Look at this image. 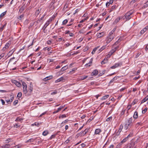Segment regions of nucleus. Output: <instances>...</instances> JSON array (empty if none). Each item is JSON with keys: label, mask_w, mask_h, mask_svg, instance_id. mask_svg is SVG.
Returning a JSON list of instances; mask_svg holds the SVG:
<instances>
[{"label": "nucleus", "mask_w": 148, "mask_h": 148, "mask_svg": "<svg viewBox=\"0 0 148 148\" xmlns=\"http://www.w3.org/2000/svg\"><path fill=\"white\" fill-rule=\"evenodd\" d=\"M147 108H145L142 111V112L143 113H145L146 111H147Z\"/></svg>", "instance_id": "35"}, {"label": "nucleus", "mask_w": 148, "mask_h": 148, "mask_svg": "<svg viewBox=\"0 0 148 148\" xmlns=\"http://www.w3.org/2000/svg\"><path fill=\"white\" fill-rule=\"evenodd\" d=\"M69 141L70 140L69 139H68L65 141V143L66 144L68 143L69 142Z\"/></svg>", "instance_id": "57"}, {"label": "nucleus", "mask_w": 148, "mask_h": 148, "mask_svg": "<svg viewBox=\"0 0 148 148\" xmlns=\"http://www.w3.org/2000/svg\"><path fill=\"white\" fill-rule=\"evenodd\" d=\"M10 43L9 42H8L6 43L3 49V51H5V49H8L9 47L10 46Z\"/></svg>", "instance_id": "8"}, {"label": "nucleus", "mask_w": 148, "mask_h": 148, "mask_svg": "<svg viewBox=\"0 0 148 148\" xmlns=\"http://www.w3.org/2000/svg\"><path fill=\"white\" fill-rule=\"evenodd\" d=\"M15 51V50L14 49H13L10 51L8 53L7 55L8 57H10L11 56Z\"/></svg>", "instance_id": "10"}, {"label": "nucleus", "mask_w": 148, "mask_h": 148, "mask_svg": "<svg viewBox=\"0 0 148 148\" xmlns=\"http://www.w3.org/2000/svg\"><path fill=\"white\" fill-rule=\"evenodd\" d=\"M68 69V67L67 66H65L63 67H62L61 69V71L63 72L64 71L66 70L67 69Z\"/></svg>", "instance_id": "23"}, {"label": "nucleus", "mask_w": 148, "mask_h": 148, "mask_svg": "<svg viewBox=\"0 0 148 148\" xmlns=\"http://www.w3.org/2000/svg\"><path fill=\"white\" fill-rule=\"evenodd\" d=\"M12 82L15 84L18 87H20L21 86V84L19 82L15 80H12Z\"/></svg>", "instance_id": "5"}, {"label": "nucleus", "mask_w": 148, "mask_h": 148, "mask_svg": "<svg viewBox=\"0 0 148 148\" xmlns=\"http://www.w3.org/2000/svg\"><path fill=\"white\" fill-rule=\"evenodd\" d=\"M126 87H123V88H121V92L123 91L124 90H125L126 89Z\"/></svg>", "instance_id": "52"}, {"label": "nucleus", "mask_w": 148, "mask_h": 148, "mask_svg": "<svg viewBox=\"0 0 148 148\" xmlns=\"http://www.w3.org/2000/svg\"><path fill=\"white\" fill-rule=\"evenodd\" d=\"M114 32V31H112L111 32H110L108 34V36H113L114 38V35L113 34V33Z\"/></svg>", "instance_id": "25"}, {"label": "nucleus", "mask_w": 148, "mask_h": 148, "mask_svg": "<svg viewBox=\"0 0 148 148\" xmlns=\"http://www.w3.org/2000/svg\"><path fill=\"white\" fill-rule=\"evenodd\" d=\"M23 90L24 93L25 94H26L27 92V86L25 83L24 82H23Z\"/></svg>", "instance_id": "3"}, {"label": "nucleus", "mask_w": 148, "mask_h": 148, "mask_svg": "<svg viewBox=\"0 0 148 148\" xmlns=\"http://www.w3.org/2000/svg\"><path fill=\"white\" fill-rule=\"evenodd\" d=\"M6 13V12L5 11L2 13L0 15V18L3 16Z\"/></svg>", "instance_id": "37"}, {"label": "nucleus", "mask_w": 148, "mask_h": 148, "mask_svg": "<svg viewBox=\"0 0 148 148\" xmlns=\"http://www.w3.org/2000/svg\"><path fill=\"white\" fill-rule=\"evenodd\" d=\"M133 12L132 11H130L127 13H126L125 15L122 17V18H121V19L122 18L123 19H126V20H128L130 19L132 16H131Z\"/></svg>", "instance_id": "2"}, {"label": "nucleus", "mask_w": 148, "mask_h": 148, "mask_svg": "<svg viewBox=\"0 0 148 148\" xmlns=\"http://www.w3.org/2000/svg\"><path fill=\"white\" fill-rule=\"evenodd\" d=\"M57 93V92L56 91H54L52 92L51 93V95H54V94H56V93Z\"/></svg>", "instance_id": "61"}, {"label": "nucleus", "mask_w": 148, "mask_h": 148, "mask_svg": "<svg viewBox=\"0 0 148 148\" xmlns=\"http://www.w3.org/2000/svg\"><path fill=\"white\" fill-rule=\"evenodd\" d=\"M56 134H53L50 137V138H49V139L50 140H51L53 138H54L55 136H56Z\"/></svg>", "instance_id": "34"}, {"label": "nucleus", "mask_w": 148, "mask_h": 148, "mask_svg": "<svg viewBox=\"0 0 148 148\" xmlns=\"http://www.w3.org/2000/svg\"><path fill=\"white\" fill-rule=\"evenodd\" d=\"M98 73V71L97 70H94L92 73L91 75H92L96 76Z\"/></svg>", "instance_id": "13"}, {"label": "nucleus", "mask_w": 148, "mask_h": 148, "mask_svg": "<svg viewBox=\"0 0 148 148\" xmlns=\"http://www.w3.org/2000/svg\"><path fill=\"white\" fill-rule=\"evenodd\" d=\"M108 58H104V60L101 62V64H103L105 63H106L108 62Z\"/></svg>", "instance_id": "16"}, {"label": "nucleus", "mask_w": 148, "mask_h": 148, "mask_svg": "<svg viewBox=\"0 0 148 148\" xmlns=\"http://www.w3.org/2000/svg\"><path fill=\"white\" fill-rule=\"evenodd\" d=\"M92 59H90L89 62L88 63L85 64V66L86 67L90 66L91 65V64L92 63Z\"/></svg>", "instance_id": "17"}, {"label": "nucleus", "mask_w": 148, "mask_h": 148, "mask_svg": "<svg viewBox=\"0 0 148 148\" xmlns=\"http://www.w3.org/2000/svg\"><path fill=\"white\" fill-rule=\"evenodd\" d=\"M109 97V95H106L105 96H103L102 98H101V99L102 100H104L107 99Z\"/></svg>", "instance_id": "20"}, {"label": "nucleus", "mask_w": 148, "mask_h": 148, "mask_svg": "<svg viewBox=\"0 0 148 148\" xmlns=\"http://www.w3.org/2000/svg\"><path fill=\"white\" fill-rule=\"evenodd\" d=\"M120 19V17H119V18H116V19L114 22L113 24H115L117 23V22L119 21Z\"/></svg>", "instance_id": "24"}, {"label": "nucleus", "mask_w": 148, "mask_h": 148, "mask_svg": "<svg viewBox=\"0 0 148 148\" xmlns=\"http://www.w3.org/2000/svg\"><path fill=\"white\" fill-rule=\"evenodd\" d=\"M86 20V18H84L83 20H81L80 21V23H82L84 22Z\"/></svg>", "instance_id": "54"}, {"label": "nucleus", "mask_w": 148, "mask_h": 148, "mask_svg": "<svg viewBox=\"0 0 148 148\" xmlns=\"http://www.w3.org/2000/svg\"><path fill=\"white\" fill-rule=\"evenodd\" d=\"M81 146H82V147H84L85 146V145L84 143H82L81 145Z\"/></svg>", "instance_id": "62"}, {"label": "nucleus", "mask_w": 148, "mask_h": 148, "mask_svg": "<svg viewBox=\"0 0 148 148\" xmlns=\"http://www.w3.org/2000/svg\"><path fill=\"white\" fill-rule=\"evenodd\" d=\"M120 145L119 143L116 146V148H120Z\"/></svg>", "instance_id": "63"}, {"label": "nucleus", "mask_w": 148, "mask_h": 148, "mask_svg": "<svg viewBox=\"0 0 148 148\" xmlns=\"http://www.w3.org/2000/svg\"><path fill=\"white\" fill-rule=\"evenodd\" d=\"M36 138L33 139V138H31L27 140L26 141V143H27L29 142H33L36 139Z\"/></svg>", "instance_id": "19"}, {"label": "nucleus", "mask_w": 148, "mask_h": 148, "mask_svg": "<svg viewBox=\"0 0 148 148\" xmlns=\"http://www.w3.org/2000/svg\"><path fill=\"white\" fill-rule=\"evenodd\" d=\"M112 116H110L106 120V121H110L112 119Z\"/></svg>", "instance_id": "40"}, {"label": "nucleus", "mask_w": 148, "mask_h": 148, "mask_svg": "<svg viewBox=\"0 0 148 148\" xmlns=\"http://www.w3.org/2000/svg\"><path fill=\"white\" fill-rule=\"evenodd\" d=\"M127 121L129 123V124H131L132 121V118L131 117L129 118Z\"/></svg>", "instance_id": "31"}, {"label": "nucleus", "mask_w": 148, "mask_h": 148, "mask_svg": "<svg viewBox=\"0 0 148 148\" xmlns=\"http://www.w3.org/2000/svg\"><path fill=\"white\" fill-rule=\"evenodd\" d=\"M23 17V15H21L18 17V19L21 20V18Z\"/></svg>", "instance_id": "55"}, {"label": "nucleus", "mask_w": 148, "mask_h": 148, "mask_svg": "<svg viewBox=\"0 0 148 148\" xmlns=\"http://www.w3.org/2000/svg\"><path fill=\"white\" fill-rule=\"evenodd\" d=\"M5 54V53H3L0 55V57H1V58H3Z\"/></svg>", "instance_id": "51"}, {"label": "nucleus", "mask_w": 148, "mask_h": 148, "mask_svg": "<svg viewBox=\"0 0 148 148\" xmlns=\"http://www.w3.org/2000/svg\"><path fill=\"white\" fill-rule=\"evenodd\" d=\"M4 26V25L3 27L0 28V32H2L3 31Z\"/></svg>", "instance_id": "53"}, {"label": "nucleus", "mask_w": 148, "mask_h": 148, "mask_svg": "<svg viewBox=\"0 0 148 148\" xmlns=\"http://www.w3.org/2000/svg\"><path fill=\"white\" fill-rule=\"evenodd\" d=\"M130 124H129V123L127 121L125 125V129L126 130L127 129H130Z\"/></svg>", "instance_id": "15"}, {"label": "nucleus", "mask_w": 148, "mask_h": 148, "mask_svg": "<svg viewBox=\"0 0 148 148\" xmlns=\"http://www.w3.org/2000/svg\"><path fill=\"white\" fill-rule=\"evenodd\" d=\"M148 100V95L146 96L141 101L140 104H142Z\"/></svg>", "instance_id": "18"}, {"label": "nucleus", "mask_w": 148, "mask_h": 148, "mask_svg": "<svg viewBox=\"0 0 148 148\" xmlns=\"http://www.w3.org/2000/svg\"><path fill=\"white\" fill-rule=\"evenodd\" d=\"M33 88L32 87V86H30L29 90V92H32V91L33 90Z\"/></svg>", "instance_id": "44"}, {"label": "nucleus", "mask_w": 148, "mask_h": 148, "mask_svg": "<svg viewBox=\"0 0 148 148\" xmlns=\"http://www.w3.org/2000/svg\"><path fill=\"white\" fill-rule=\"evenodd\" d=\"M148 12V11H147V10L146 11L144 12L143 13V14L144 15H145L146 14H147Z\"/></svg>", "instance_id": "59"}, {"label": "nucleus", "mask_w": 148, "mask_h": 148, "mask_svg": "<svg viewBox=\"0 0 148 148\" xmlns=\"http://www.w3.org/2000/svg\"><path fill=\"white\" fill-rule=\"evenodd\" d=\"M10 138H8L7 139H6L5 140V143H9L10 141Z\"/></svg>", "instance_id": "46"}, {"label": "nucleus", "mask_w": 148, "mask_h": 148, "mask_svg": "<svg viewBox=\"0 0 148 148\" xmlns=\"http://www.w3.org/2000/svg\"><path fill=\"white\" fill-rule=\"evenodd\" d=\"M114 146L113 145H111L108 148H113Z\"/></svg>", "instance_id": "64"}, {"label": "nucleus", "mask_w": 148, "mask_h": 148, "mask_svg": "<svg viewBox=\"0 0 148 148\" xmlns=\"http://www.w3.org/2000/svg\"><path fill=\"white\" fill-rule=\"evenodd\" d=\"M138 112L136 111L135 112L133 116L134 118L136 119L138 118Z\"/></svg>", "instance_id": "22"}, {"label": "nucleus", "mask_w": 148, "mask_h": 148, "mask_svg": "<svg viewBox=\"0 0 148 148\" xmlns=\"http://www.w3.org/2000/svg\"><path fill=\"white\" fill-rule=\"evenodd\" d=\"M22 94L21 92H19L17 96L19 97H21L22 96Z\"/></svg>", "instance_id": "41"}, {"label": "nucleus", "mask_w": 148, "mask_h": 148, "mask_svg": "<svg viewBox=\"0 0 148 148\" xmlns=\"http://www.w3.org/2000/svg\"><path fill=\"white\" fill-rule=\"evenodd\" d=\"M10 147V144H5V145L1 146V148H9Z\"/></svg>", "instance_id": "12"}, {"label": "nucleus", "mask_w": 148, "mask_h": 148, "mask_svg": "<svg viewBox=\"0 0 148 148\" xmlns=\"http://www.w3.org/2000/svg\"><path fill=\"white\" fill-rule=\"evenodd\" d=\"M110 5V3L109 2H107L106 3V7H108V6Z\"/></svg>", "instance_id": "56"}, {"label": "nucleus", "mask_w": 148, "mask_h": 148, "mask_svg": "<svg viewBox=\"0 0 148 148\" xmlns=\"http://www.w3.org/2000/svg\"><path fill=\"white\" fill-rule=\"evenodd\" d=\"M119 42V40H118V41H117L113 45V48L114 49H112L109 53L107 55V56L108 57H110V56L112 55V54L116 50H117V48L118 47V46H116V45H117Z\"/></svg>", "instance_id": "1"}, {"label": "nucleus", "mask_w": 148, "mask_h": 148, "mask_svg": "<svg viewBox=\"0 0 148 148\" xmlns=\"http://www.w3.org/2000/svg\"><path fill=\"white\" fill-rule=\"evenodd\" d=\"M14 99V97H12L10 98V102L11 103L13 100Z\"/></svg>", "instance_id": "58"}, {"label": "nucleus", "mask_w": 148, "mask_h": 148, "mask_svg": "<svg viewBox=\"0 0 148 148\" xmlns=\"http://www.w3.org/2000/svg\"><path fill=\"white\" fill-rule=\"evenodd\" d=\"M88 77V76L85 75L83 76H82L81 78V79L82 80H83L86 79Z\"/></svg>", "instance_id": "32"}, {"label": "nucleus", "mask_w": 148, "mask_h": 148, "mask_svg": "<svg viewBox=\"0 0 148 148\" xmlns=\"http://www.w3.org/2000/svg\"><path fill=\"white\" fill-rule=\"evenodd\" d=\"M137 102V101L136 100H134V101L132 102V105H134Z\"/></svg>", "instance_id": "39"}, {"label": "nucleus", "mask_w": 148, "mask_h": 148, "mask_svg": "<svg viewBox=\"0 0 148 148\" xmlns=\"http://www.w3.org/2000/svg\"><path fill=\"white\" fill-rule=\"evenodd\" d=\"M106 48V46H103L102 47L100 48V50L101 51L103 50V49H104Z\"/></svg>", "instance_id": "48"}, {"label": "nucleus", "mask_w": 148, "mask_h": 148, "mask_svg": "<svg viewBox=\"0 0 148 148\" xmlns=\"http://www.w3.org/2000/svg\"><path fill=\"white\" fill-rule=\"evenodd\" d=\"M113 36H108L107 38V40L106 43L108 44V43L110 42L114 38Z\"/></svg>", "instance_id": "7"}, {"label": "nucleus", "mask_w": 148, "mask_h": 148, "mask_svg": "<svg viewBox=\"0 0 148 148\" xmlns=\"http://www.w3.org/2000/svg\"><path fill=\"white\" fill-rule=\"evenodd\" d=\"M52 78V76H50L46 77V78L44 79H43L44 80V81L47 80H48L49 79H51Z\"/></svg>", "instance_id": "26"}, {"label": "nucleus", "mask_w": 148, "mask_h": 148, "mask_svg": "<svg viewBox=\"0 0 148 148\" xmlns=\"http://www.w3.org/2000/svg\"><path fill=\"white\" fill-rule=\"evenodd\" d=\"M87 132H85V130L83 131H82L80 133H78L77 135L76 136H77V137L79 136H84L85 134H86Z\"/></svg>", "instance_id": "4"}, {"label": "nucleus", "mask_w": 148, "mask_h": 148, "mask_svg": "<svg viewBox=\"0 0 148 148\" xmlns=\"http://www.w3.org/2000/svg\"><path fill=\"white\" fill-rule=\"evenodd\" d=\"M23 119L21 118H20L19 117L17 118L15 120L16 121H21L22 120H23Z\"/></svg>", "instance_id": "38"}, {"label": "nucleus", "mask_w": 148, "mask_h": 148, "mask_svg": "<svg viewBox=\"0 0 148 148\" xmlns=\"http://www.w3.org/2000/svg\"><path fill=\"white\" fill-rule=\"evenodd\" d=\"M148 6V3H147V2L145 3L143 6V8H147Z\"/></svg>", "instance_id": "33"}, {"label": "nucleus", "mask_w": 148, "mask_h": 148, "mask_svg": "<svg viewBox=\"0 0 148 148\" xmlns=\"http://www.w3.org/2000/svg\"><path fill=\"white\" fill-rule=\"evenodd\" d=\"M105 35V33L104 32H102L97 34V36L98 38H100L104 36Z\"/></svg>", "instance_id": "9"}, {"label": "nucleus", "mask_w": 148, "mask_h": 148, "mask_svg": "<svg viewBox=\"0 0 148 148\" xmlns=\"http://www.w3.org/2000/svg\"><path fill=\"white\" fill-rule=\"evenodd\" d=\"M18 100L15 101L13 103L14 105H16L18 103Z\"/></svg>", "instance_id": "45"}, {"label": "nucleus", "mask_w": 148, "mask_h": 148, "mask_svg": "<svg viewBox=\"0 0 148 148\" xmlns=\"http://www.w3.org/2000/svg\"><path fill=\"white\" fill-rule=\"evenodd\" d=\"M48 133L49 132L47 131V130H46L43 132L42 133V135L44 136H45L47 135Z\"/></svg>", "instance_id": "27"}, {"label": "nucleus", "mask_w": 148, "mask_h": 148, "mask_svg": "<svg viewBox=\"0 0 148 148\" xmlns=\"http://www.w3.org/2000/svg\"><path fill=\"white\" fill-rule=\"evenodd\" d=\"M140 54L141 53H137V54H136V58H138L140 56Z\"/></svg>", "instance_id": "60"}, {"label": "nucleus", "mask_w": 148, "mask_h": 148, "mask_svg": "<svg viewBox=\"0 0 148 148\" xmlns=\"http://www.w3.org/2000/svg\"><path fill=\"white\" fill-rule=\"evenodd\" d=\"M133 134L132 133H130L127 137V138L128 139V138L131 137L132 136Z\"/></svg>", "instance_id": "43"}, {"label": "nucleus", "mask_w": 148, "mask_h": 148, "mask_svg": "<svg viewBox=\"0 0 148 148\" xmlns=\"http://www.w3.org/2000/svg\"><path fill=\"white\" fill-rule=\"evenodd\" d=\"M65 79L64 77H62L58 79L55 81V83H58L62 81L63 80Z\"/></svg>", "instance_id": "11"}, {"label": "nucleus", "mask_w": 148, "mask_h": 148, "mask_svg": "<svg viewBox=\"0 0 148 148\" xmlns=\"http://www.w3.org/2000/svg\"><path fill=\"white\" fill-rule=\"evenodd\" d=\"M1 103H2V104L3 105L5 104V101H4V100H3V99H1Z\"/></svg>", "instance_id": "50"}, {"label": "nucleus", "mask_w": 148, "mask_h": 148, "mask_svg": "<svg viewBox=\"0 0 148 148\" xmlns=\"http://www.w3.org/2000/svg\"><path fill=\"white\" fill-rule=\"evenodd\" d=\"M128 140L127 137H126L124 139H123L121 141V143H124L126 141Z\"/></svg>", "instance_id": "28"}, {"label": "nucleus", "mask_w": 148, "mask_h": 148, "mask_svg": "<svg viewBox=\"0 0 148 148\" xmlns=\"http://www.w3.org/2000/svg\"><path fill=\"white\" fill-rule=\"evenodd\" d=\"M120 65L119 63H117L115 64L114 65L111 67L110 68L112 69H114L118 67Z\"/></svg>", "instance_id": "14"}, {"label": "nucleus", "mask_w": 148, "mask_h": 148, "mask_svg": "<svg viewBox=\"0 0 148 148\" xmlns=\"http://www.w3.org/2000/svg\"><path fill=\"white\" fill-rule=\"evenodd\" d=\"M63 107L62 106H60L59 108H58V109L57 110L58 112L59 111H60L62 108Z\"/></svg>", "instance_id": "47"}, {"label": "nucleus", "mask_w": 148, "mask_h": 148, "mask_svg": "<svg viewBox=\"0 0 148 148\" xmlns=\"http://www.w3.org/2000/svg\"><path fill=\"white\" fill-rule=\"evenodd\" d=\"M101 131V130H95V134H99V133H100Z\"/></svg>", "instance_id": "29"}, {"label": "nucleus", "mask_w": 148, "mask_h": 148, "mask_svg": "<svg viewBox=\"0 0 148 148\" xmlns=\"http://www.w3.org/2000/svg\"><path fill=\"white\" fill-rule=\"evenodd\" d=\"M68 22V20L67 19L64 20L62 22L63 25L66 24Z\"/></svg>", "instance_id": "36"}, {"label": "nucleus", "mask_w": 148, "mask_h": 148, "mask_svg": "<svg viewBox=\"0 0 148 148\" xmlns=\"http://www.w3.org/2000/svg\"><path fill=\"white\" fill-rule=\"evenodd\" d=\"M97 49V48H94L93 50L92 51L91 53L92 54H94L95 53V51H96V50Z\"/></svg>", "instance_id": "42"}, {"label": "nucleus", "mask_w": 148, "mask_h": 148, "mask_svg": "<svg viewBox=\"0 0 148 148\" xmlns=\"http://www.w3.org/2000/svg\"><path fill=\"white\" fill-rule=\"evenodd\" d=\"M52 21V19L51 18H50L46 22V23L44 26V29H45L47 26L49 25L50 23Z\"/></svg>", "instance_id": "6"}, {"label": "nucleus", "mask_w": 148, "mask_h": 148, "mask_svg": "<svg viewBox=\"0 0 148 148\" xmlns=\"http://www.w3.org/2000/svg\"><path fill=\"white\" fill-rule=\"evenodd\" d=\"M115 78H116V77H114V78H113L110 81V82H109V85H112V83L113 82V81H114L115 79Z\"/></svg>", "instance_id": "30"}, {"label": "nucleus", "mask_w": 148, "mask_h": 148, "mask_svg": "<svg viewBox=\"0 0 148 148\" xmlns=\"http://www.w3.org/2000/svg\"><path fill=\"white\" fill-rule=\"evenodd\" d=\"M25 8V5H24L22 6L21 8L19 9V11L21 13L24 10V9Z\"/></svg>", "instance_id": "21"}, {"label": "nucleus", "mask_w": 148, "mask_h": 148, "mask_svg": "<svg viewBox=\"0 0 148 148\" xmlns=\"http://www.w3.org/2000/svg\"><path fill=\"white\" fill-rule=\"evenodd\" d=\"M63 72L62 71H61V70H60V71H59L58 73H59V75H62L63 73Z\"/></svg>", "instance_id": "49"}]
</instances>
